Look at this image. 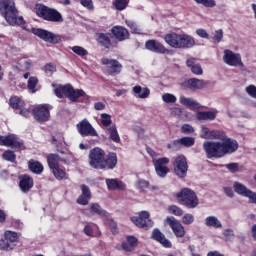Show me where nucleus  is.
<instances>
[{
	"label": "nucleus",
	"mask_w": 256,
	"mask_h": 256,
	"mask_svg": "<svg viewBox=\"0 0 256 256\" xmlns=\"http://www.w3.org/2000/svg\"><path fill=\"white\" fill-rule=\"evenodd\" d=\"M84 233L87 235V237H98L99 235H96L93 232V226H91V224H87L84 227Z\"/></svg>",
	"instance_id": "obj_58"
},
{
	"label": "nucleus",
	"mask_w": 256,
	"mask_h": 256,
	"mask_svg": "<svg viewBox=\"0 0 256 256\" xmlns=\"http://www.w3.org/2000/svg\"><path fill=\"white\" fill-rule=\"evenodd\" d=\"M80 5H82V7H84L88 11H94V9H95L93 0H80Z\"/></svg>",
	"instance_id": "obj_52"
},
{
	"label": "nucleus",
	"mask_w": 256,
	"mask_h": 256,
	"mask_svg": "<svg viewBox=\"0 0 256 256\" xmlns=\"http://www.w3.org/2000/svg\"><path fill=\"white\" fill-rule=\"evenodd\" d=\"M60 161H61V157H59V155L57 154H49L47 156L48 167L51 169V171L59 167Z\"/></svg>",
	"instance_id": "obj_36"
},
{
	"label": "nucleus",
	"mask_w": 256,
	"mask_h": 256,
	"mask_svg": "<svg viewBox=\"0 0 256 256\" xmlns=\"http://www.w3.org/2000/svg\"><path fill=\"white\" fill-rule=\"evenodd\" d=\"M71 51H73V53H75L79 57H82V59H85V57L89 55V51L81 46H73L71 47Z\"/></svg>",
	"instance_id": "obj_43"
},
{
	"label": "nucleus",
	"mask_w": 256,
	"mask_h": 256,
	"mask_svg": "<svg viewBox=\"0 0 256 256\" xmlns=\"http://www.w3.org/2000/svg\"><path fill=\"white\" fill-rule=\"evenodd\" d=\"M150 214L147 211H141L139 213V216H133L131 217L132 223L136 225V227H140V229H145L149 227H153V221L151 220Z\"/></svg>",
	"instance_id": "obj_14"
},
{
	"label": "nucleus",
	"mask_w": 256,
	"mask_h": 256,
	"mask_svg": "<svg viewBox=\"0 0 256 256\" xmlns=\"http://www.w3.org/2000/svg\"><path fill=\"white\" fill-rule=\"evenodd\" d=\"M52 173L54 175V177L56 179H58V181H63V179H67V172H65V170H63L61 167H57L52 169Z\"/></svg>",
	"instance_id": "obj_41"
},
{
	"label": "nucleus",
	"mask_w": 256,
	"mask_h": 256,
	"mask_svg": "<svg viewBox=\"0 0 256 256\" xmlns=\"http://www.w3.org/2000/svg\"><path fill=\"white\" fill-rule=\"evenodd\" d=\"M195 58H190L186 61L187 67H189L194 75H203V68L200 64H197Z\"/></svg>",
	"instance_id": "obj_31"
},
{
	"label": "nucleus",
	"mask_w": 256,
	"mask_h": 256,
	"mask_svg": "<svg viewBox=\"0 0 256 256\" xmlns=\"http://www.w3.org/2000/svg\"><path fill=\"white\" fill-rule=\"evenodd\" d=\"M0 15L9 23V25H19L25 29V20L19 16V10L15 6V0H0Z\"/></svg>",
	"instance_id": "obj_1"
},
{
	"label": "nucleus",
	"mask_w": 256,
	"mask_h": 256,
	"mask_svg": "<svg viewBox=\"0 0 256 256\" xmlns=\"http://www.w3.org/2000/svg\"><path fill=\"white\" fill-rule=\"evenodd\" d=\"M19 239L17 232L6 231L4 234V239L0 242V249L3 251H9L15 247L16 241Z\"/></svg>",
	"instance_id": "obj_17"
},
{
	"label": "nucleus",
	"mask_w": 256,
	"mask_h": 256,
	"mask_svg": "<svg viewBox=\"0 0 256 256\" xmlns=\"http://www.w3.org/2000/svg\"><path fill=\"white\" fill-rule=\"evenodd\" d=\"M152 163L154 165L156 175L160 177L161 179H165L169 173H171V169L167 167L169 163H171V160L167 157L153 159Z\"/></svg>",
	"instance_id": "obj_9"
},
{
	"label": "nucleus",
	"mask_w": 256,
	"mask_h": 256,
	"mask_svg": "<svg viewBox=\"0 0 256 256\" xmlns=\"http://www.w3.org/2000/svg\"><path fill=\"white\" fill-rule=\"evenodd\" d=\"M31 67H33V60L28 57H22L18 59L15 65L16 71H20V73H25V71H30Z\"/></svg>",
	"instance_id": "obj_22"
},
{
	"label": "nucleus",
	"mask_w": 256,
	"mask_h": 256,
	"mask_svg": "<svg viewBox=\"0 0 256 256\" xmlns=\"http://www.w3.org/2000/svg\"><path fill=\"white\" fill-rule=\"evenodd\" d=\"M169 213L175 215L176 217H181L183 215V209L178 206L172 205L168 208Z\"/></svg>",
	"instance_id": "obj_51"
},
{
	"label": "nucleus",
	"mask_w": 256,
	"mask_h": 256,
	"mask_svg": "<svg viewBox=\"0 0 256 256\" xmlns=\"http://www.w3.org/2000/svg\"><path fill=\"white\" fill-rule=\"evenodd\" d=\"M35 13L38 17L44 19V21H49L50 23H63V15H61L59 11L43 4H36Z\"/></svg>",
	"instance_id": "obj_3"
},
{
	"label": "nucleus",
	"mask_w": 256,
	"mask_h": 256,
	"mask_svg": "<svg viewBox=\"0 0 256 256\" xmlns=\"http://www.w3.org/2000/svg\"><path fill=\"white\" fill-rule=\"evenodd\" d=\"M203 150L206 153L207 159H221L224 157L223 144L217 141H205L203 143Z\"/></svg>",
	"instance_id": "obj_6"
},
{
	"label": "nucleus",
	"mask_w": 256,
	"mask_h": 256,
	"mask_svg": "<svg viewBox=\"0 0 256 256\" xmlns=\"http://www.w3.org/2000/svg\"><path fill=\"white\" fill-rule=\"evenodd\" d=\"M165 237V235H163V233H161V231L159 229H154L152 232V239H155V241H160Z\"/></svg>",
	"instance_id": "obj_61"
},
{
	"label": "nucleus",
	"mask_w": 256,
	"mask_h": 256,
	"mask_svg": "<svg viewBox=\"0 0 256 256\" xmlns=\"http://www.w3.org/2000/svg\"><path fill=\"white\" fill-rule=\"evenodd\" d=\"M0 145L2 147H11V149H21L23 142L19 140L17 135L10 134L8 136H0Z\"/></svg>",
	"instance_id": "obj_16"
},
{
	"label": "nucleus",
	"mask_w": 256,
	"mask_h": 256,
	"mask_svg": "<svg viewBox=\"0 0 256 256\" xmlns=\"http://www.w3.org/2000/svg\"><path fill=\"white\" fill-rule=\"evenodd\" d=\"M179 85L185 90L192 89V91H197L199 89H204V87L207 85V82L197 78H190L188 80L180 81Z\"/></svg>",
	"instance_id": "obj_18"
},
{
	"label": "nucleus",
	"mask_w": 256,
	"mask_h": 256,
	"mask_svg": "<svg viewBox=\"0 0 256 256\" xmlns=\"http://www.w3.org/2000/svg\"><path fill=\"white\" fill-rule=\"evenodd\" d=\"M107 219V223L110 227V231L113 233V235L117 234V223L113 221V219L110 218V216Z\"/></svg>",
	"instance_id": "obj_57"
},
{
	"label": "nucleus",
	"mask_w": 256,
	"mask_h": 256,
	"mask_svg": "<svg viewBox=\"0 0 256 256\" xmlns=\"http://www.w3.org/2000/svg\"><path fill=\"white\" fill-rule=\"evenodd\" d=\"M145 48L152 53H157L158 55H169L170 50L165 47L161 42L157 40H147L145 43Z\"/></svg>",
	"instance_id": "obj_19"
},
{
	"label": "nucleus",
	"mask_w": 256,
	"mask_h": 256,
	"mask_svg": "<svg viewBox=\"0 0 256 256\" xmlns=\"http://www.w3.org/2000/svg\"><path fill=\"white\" fill-rule=\"evenodd\" d=\"M137 187L138 189H141V191H145V189H149V181L145 179H139L137 181Z\"/></svg>",
	"instance_id": "obj_56"
},
{
	"label": "nucleus",
	"mask_w": 256,
	"mask_h": 256,
	"mask_svg": "<svg viewBox=\"0 0 256 256\" xmlns=\"http://www.w3.org/2000/svg\"><path fill=\"white\" fill-rule=\"evenodd\" d=\"M44 71H45V73H49L50 75H53V73H55V71H57V66H55V64H53V63H48L45 65Z\"/></svg>",
	"instance_id": "obj_59"
},
{
	"label": "nucleus",
	"mask_w": 256,
	"mask_h": 256,
	"mask_svg": "<svg viewBox=\"0 0 256 256\" xmlns=\"http://www.w3.org/2000/svg\"><path fill=\"white\" fill-rule=\"evenodd\" d=\"M227 134L223 131L219 130H210V136L208 139H218L219 141H223Z\"/></svg>",
	"instance_id": "obj_44"
},
{
	"label": "nucleus",
	"mask_w": 256,
	"mask_h": 256,
	"mask_svg": "<svg viewBox=\"0 0 256 256\" xmlns=\"http://www.w3.org/2000/svg\"><path fill=\"white\" fill-rule=\"evenodd\" d=\"M103 169H115L117 165V154L109 153L107 158H104Z\"/></svg>",
	"instance_id": "obj_30"
},
{
	"label": "nucleus",
	"mask_w": 256,
	"mask_h": 256,
	"mask_svg": "<svg viewBox=\"0 0 256 256\" xmlns=\"http://www.w3.org/2000/svg\"><path fill=\"white\" fill-rule=\"evenodd\" d=\"M194 222L195 216H193V214L187 213L182 217V223H184V225H191Z\"/></svg>",
	"instance_id": "obj_54"
},
{
	"label": "nucleus",
	"mask_w": 256,
	"mask_h": 256,
	"mask_svg": "<svg viewBox=\"0 0 256 256\" xmlns=\"http://www.w3.org/2000/svg\"><path fill=\"white\" fill-rule=\"evenodd\" d=\"M217 110L212 111H198L196 113V119L198 121H215L217 117Z\"/></svg>",
	"instance_id": "obj_26"
},
{
	"label": "nucleus",
	"mask_w": 256,
	"mask_h": 256,
	"mask_svg": "<svg viewBox=\"0 0 256 256\" xmlns=\"http://www.w3.org/2000/svg\"><path fill=\"white\" fill-rule=\"evenodd\" d=\"M126 25L131 29L132 33H135L136 35H140L141 28L133 20H126Z\"/></svg>",
	"instance_id": "obj_45"
},
{
	"label": "nucleus",
	"mask_w": 256,
	"mask_h": 256,
	"mask_svg": "<svg viewBox=\"0 0 256 256\" xmlns=\"http://www.w3.org/2000/svg\"><path fill=\"white\" fill-rule=\"evenodd\" d=\"M133 93L134 95H137L139 99H147V97H149V95L151 94V90H149V88H143L141 86H134Z\"/></svg>",
	"instance_id": "obj_34"
},
{
	"label": "nucleus",
	"mask_w": 256,
	"mask_h": 256,
	"mask_svg": "<svg viewBox=\"0 0 256 256\" xmlns=\"http://www.w3.org/2000/svg\"><path fill=\"white\" fill-rule=\"evenodd\" d=\"M19 187L23 193H27V191L33 189V178L29 175L22 176Z\"/></svg>",
	"instance_id": "obj_29"
},
{
	"label": "nucleus",
	"mask_w": 256,
	"mask_h": 256,
	"mask_svg": "<svg viewBox=\"0 0 256 256\" xmlns=\"http://www.w3.org/2000/svg\"><path fill=\"white\" fill-rule=\"evenodd\" d=\"M112 5L116 11H125L129 5V0H114Z\"/></svg>",
	"instance_id": "obj_42"
},
{
	"label": "nucleus",
	"mask_w": 256,
	"mask_h": 256,
	"mask_svg": "<svg viewBox=\"0 0 256 256\" xmlns=\"http://www.w3.org/2000/svg\"><path fill=\"white\" fill-rule=\"evenodd\" d=\"M9 103L12 109H23L25 107V101L17 96L11 97Z\"/></svg>",
	"instance_id": "obj_39"
},
{
	"label": "nucleus",
	"mask_w": 256,
	"mask_h": 256,
	"mask_svg": "<svg viewBox=\"0 0 256 256\" xmlns=\"http://www.w3.org/2000/svg\"><path fill=\"white\" fill-rule=\"evenodd\" d=\"M173 169L175 175L179 179H185V177H187V171L189 169V165L187 164V158H185V156L183 155H179L174 158Z\"/></svg>",
	"instance_id": "obj_8"
},
{
	"label": "nucleus",
	"mask_w": 256,
	"mask_h": 256,
	"mask_svg": "<svg viewBox=\"0 0 256 256\" xmlns=\"http://www.w3.org/2000/svg\"><path fill=\"white\" fill-rule=\"evenodd\" d=\"M164 41L172 49H191L195 45V39L187 34L168 33L164 36Z\"/></svg>",
	"instance_id": "obj_2"
},
{
	"label": "nucleus",
	"mask_w": 256,
	"mask_h": 256,
	"mask_svg": "<svg viewBox=\"0 0 256 256\" xmlns=\"http://www.w3.org/2000/svg\"><path fill=\"white\" fill-rule=\"evenodd\" d=\"M222 152L225 155H231V153H235L237 149H239V143L237 140H233L225 136L224 140H222Z\"/></svg>",
	"instance_id": "obj_20"
},
{
	"label": "nucleus",
	"mask_w": 256,
	"mask_h": 256,
	"mask_svg": "<svg viewBox=\"0 0 256 256\" xmlns=\"http://www.w3.org/2000/svg\"><path fill=\"white\" fill-rule=\"evenodd\" d=\"M101 65H105L106 71L108 75H111V77L120 75L121 71H123V64L118 62L116 59L102 58Z\"/></svg>",
	"instance_id": "obj_10"
},
{
	"label": "nucleus",
	"mask_w": 256,
	"mask_h": 256,
	"mask_svg": "<svg viewBox=\"0 0 256 256\" xmlns=\"http://www.w3.org/2000/svg\"><path fill=\"white\" fill-rule=\"evenodd\" d=\"M173 145H183L184 147H193L195 145V138L193 137H182L173 142Z\"/></svg>",
	"instance_id": "obj_37"
},
{
	"label": "nucleus",
	"mask_w": 256,
	"mask_h": 256,
	"mask_svg": "<svg viewBox=\"0 0 256 256\" xmlns=\"http://www.w3.org/2000/svg\"><path fill=\"white\" fill-rule=\"evenodd\" d=\"M54 93L59 99H63V96L65 95L66 97H68V99H70V101L74 103L77 101V99H79V97H84L85 95V91L81 89L75 90L73 89V86L69 84L57 87L54 90Z\"/></svg>",
	"instance_id": "obj_4"
},
{
	"label": "nucleus",
	"mask_w": 256,
	"mask_h": 256,
	"mask_svg": "<svg viewBox=\"0 0 256 256\" xmlns=\"http://www.w3.org/2000/svg\"><path fill=\"white\" fill-rule=\"evenodd\" d=\"M37 83H39V80L37 79V77H30L28 79V89L29 91H31L32 93H35V87H37Z\"/></svg>",
	"instance_id": "obj_50"
},
{
	"label": "nucleus",
	"mask_w": 256,
	"mask_h": 256,
	"mask_svg": "<svg viewBox=\"0 0 256 256\" xmlns=\"http://www.w3.org/2000/svg\"><path fill=\"white\" fill-rule=\"evenodd\" d=\"M97 41L100 45L109 49L111 47V34L109 33H98Z\"/></svg>",
	"instance_id": "obj_32"
},
{
	"label": "nucleus",
	"mask_w": 256,
	"mask_h": 256,
	"mask_svg": "<svg viewBox=\"0 0 256 256\" xmlns=\"http://www.w3.org/2000/svg\"><path fill=\"white\" fill-rule=\"evenodd\" d=\"M176 237H185V227L175 217H168L166 219Z\"/></svg>",
	"instance_id": "obj_21"
},
{
	"label": "nucleus",
	"mask_w": 256,
	"mask_h": 256,
	"mask_svg": "<svg viewBox=\"0 0 256 256\" xmlns=\"http://www.w3.org/2000/svg\"><path fill=\"white\" fill-rule=\"evenodd\" d=\"M90 209H91V211H93V213H96V215H100V217L109 218V212L103 210L101 205H99L97 203L91 204Z\"/></svg>",
	"instance_id": "obj_40"
},
{
	"label": "nucleus",
	"mask_w": 256,
	"mask_h": 256,
	"mask_svg": "<svg viewBox=\"0 0 256 256\" xmlns=\"http://www.w3.org/2000/svg\"><path fill=\"white\" fill-rule=\"evenodd\" d=\"M106 185L110 191H125L127 185L124 184L123 181L119 179H106Z\"/></svg>",
	"instance_id": "obj_25"
},
{
	"label": "nucleus",
	"mask_w": 256,
	"mask_h": 256,
	"mask_svg": "<svg viewBox=\"0 0 256 256\" xmlns=\"http://www.w3.org/2000/svg\"><path fill=\"white\" fill-rule=\"evenodd\" d=\"M111 33L118 41H125V39H129V31L122 26H114L111 29Z\"/></svg>",
	"instance_id": "obj_24"
},
{
	"label": "nucleus",
	"mask_w": 256,
	"mask_h": 256,
	"mask_svg": "<svg viewBox=\"0 0 256 256\" xmlns=\"http://www.w3.org/2000/svg\"><path fill=\"white\" fill-rule=\"evenodd\" d=\"M246 93L252 97V99H256V86L255 85H249L246 87Z\"/></svg>",
	"instance_id": "obj_62"
},
{
	"label": "nucleus",
	"mask_w": 256,
	"mask_h": 256,
	"mask_svg": "<svg viewBox=\"0 0 256 256\" xmlns=\"http://www.w3.org/2000/svg\"><path fill=\"white\" fill-rule=\"evenodd\" d=\"M2 157H3V159H5V161H10V163H15V159H17L15 152H13L11 150H6L2 154Z\"/></svg>",
	"instance_id": "obj_48"
},
{
	"label": "nucleus",
	"mask_w": 256,
	"mask_h": 256,
	"mask_svg": "<svg viewBox=\"0 0 256 256\" xmlns=\"http://www.w3.org/2000/svg\"><path fill=\"white\" fill-rule=\"evenodd\" d=\"M212 41L213 43H221L223 41V29H218L214 32Z\"/></svg>",
	"instance_id": "obj_53"
},
{
	"label": "nucleus",
	"mask_w": 256,
	"mask_h": 256,
	"mask_svg": "<svg viewBox=\"0 0 256 256\" xmlns=\"http://www.w3.org/2000/svg\"><path fill=\"white\" fill-rule=\"evenodd\" d=\"M28 169L32 172L35 173V175H41L43 173V164L39 161L35 160H30L28 162Z\"/></svg>",
	"instance_id": "obj_33"
},
{
	"label": "nucleus",
	"mask_w": 256,
	"mask_h": 256,
	"mask_svg": "<svg viewBox=\"0 0 256 256\" xmlns=\"http://www.w3.org/2000/svg\"><path fill=\"white\" fill-rule=\"evenodd\" d=\"M197 5H203V7L213 8L217 6V1L215 0H194Z\"/></svg>",
	"instance_id": "obj_47"
},
{
	"label": "nucleus",
	"mask_w": 256,
	"mask_h": 256,
	"mask_svg": "<svg viewBox=\"0 0 256 256\" xmlns=\"http://www.w3.org/2000/svg\"><path fill=\"white\" fill-rule=\"evenodd\" d=\"M50 110L51 106H49V104L38 105L32 110V115L36 121L45 123V121H49V117H51Z\"/></svg>",
	"instance_id": "obj_11"
},
{
	"label": "nucleus",
	"mask_w": 256,
	"mask_h": 256,
	"mask_svg": "<svg viewBox=\"0 0 256 256\" xmlns=\"http://www.w3.org/2000/svg\"><path fill=\"white\" fill-rule=\"evenodd\" d=\"M100 117L102 125L109 129V127H111V124L113 123V120H111V115L107 113H102Z\"/></svg>",
	"instance_id": "obj_46"
},
{
	"label": "nucleus",
	"mask_w": 256,
	"mask_h": 256,
	"mask_svg": "<svg viewBox=\"0 0 256 256\" xmlns=\"http://www.w3.org/2000/svg\"><path fill=\"white\" fill-rule=\"evenodd\" d=\"M162 101L164 103H177V97L171 93H164L162 95Z\"/></svg>",
	"instance_id": "obj_49"
},
{
	"label": "nucleus",
	"mask_w": 256,
	"mask_h": 256,
	"mask_svg": "<svg viewBox=\"0 0 256 256\" xmlns=\"http://www.w3.org/2000/svg\"><path fill=\"white\" fill-rule=\"evenodd\" d=\"M181 131L182 133H186V135H189V133H193L195 129L189 124H184L181 126Z\"/></svg>",
	"instance_id": "obj_64"
},
{
	"label": "nucleus",
	"mask_w": 256,
	"mask_h": 256,
	"mask_svg": "<svg viewBox=\"0 0 256 256\" xmlns=\"http://www.w3.org/2000/svg\"><path fill=\"white\" fill-rule=\"evenodd\" d=\"M180 103H181V105H184V107H188L192 111L201 109V104L199 102H197L196 100H194L193 98L180 96Z\"/></svg>",
	"instance_id": "obj_27"
},
{
	"label": "nucleus",
	"mask_w": 256,
	"mask_h": 256,
	"mask_svg": "<svg viewBox=\"0 0 256 256\" xmlns=\"http://www.w3.org/2000/svg\"><path fill=\"white\" fill-rule=\"evenodd\" d=\"M32 33L43 41H46V43H53L54 45L57 43H61V37L59 35L45 29L34 28L32 29Z\"/></svg>",
	"instance_id": "obj_12"
},
{
	"label": "nucleus",
	"mask_w": 256,
	"mask_h": 256,
	"mask_svg": "<svg viewBox=\"0 0 256 256\" xmlns=\"http://www.w3.org/2000/svg\"><path fill=\"white\" fill-rule=\"evenodd\" d=\"M226 241H233L235 239V232L233 229H226L223 233Z\"/></svg>",
	"instance_id": "obj_55"
},
{
	"label": "nucleus",
	"mask_w": 256,
	"mask_h": 256,
	"mask_svg": "<svg viewBox=\"0 0 256 256\" xmlns=\"http://www.w3.org/2000/svg\"><path fill=\"white\" fill-rule=\"evenodd\" d=\"M226 169H228L230 173H238L239 164L235 162L226 164Z\"/></svg>",
	"instance_id": "obj_60"
},
{
	"label": "nucleus",
	"mask_w": 256,
	"mask_h": 256,
	"mask_svg": "<svg viewBox=\"0 0 256 256\" xmlns=\"http://www.w3.org/2000/svg\"><path fill=\"white\" fill-rule=\"evenodd\" d=\"M107 131L110 135L111 141L114 143H121V137L119 136V132H117V126H115V124L109 126Z\"/></svg>",
	"instance_id": "obj_38"
},
{
	"label": "nucleus",
	"mask_w": 256,
	"mask_h": 256,
	"mask_svg": "<svg viewBox=\"0 0 256 256\" xmlns=\"http://www.w3.org/2000/svg\"><path fill=\"white\" fill-rule=\"evenodd\" d=\"M176 197L179 199L180 204L188 207V209H195L199 205L197 194L189 188H184L179 192Z\"/></svg>",
	"instance_id": "obj_5"
},
{
	"label": "nucleus",
	"mask_w": 256,
	"mask_h": 256,
	"mask_svg": "<svg viewBox=\"0 0 256 256\" xmlns=\"http://www.w3.org/2000/svg\"><path fill=\"white\" fill-rule=\"evenodd\" d=\"M105 160V151L101 148H93L89 153V165L93 169H103Z\"/></svg>",
	"instance_id": "obj_7"
},
{
	"label": "nucleus",
	"mask_w": 256,
	"mask_h": 256,
	"mask_svg": "<svg viewBox=\"0 0 256 256\" xmlns=\"http://www.w3.org/2000/svg\"><path fill=\"white\" fill-rule=\"evenodd\" d=\"M82 194L77 199L78 205H89V201H91V190L89 186L83 184L81 185Z\"/></svg>",
	"instance_id": "obj_23"
},
{
	"label": "nucleus",
	"mask_w": 256,
	"mask_h": 256,
	"mask_svg": "<svg viewBox=\"0 0 256 256\" xmlns=\"http://www.w3.org/2000/svg\"><path fill=\"white\" fill-rule=\"evenodd\" d=\"M223 61L230 67H245L243 60H241V54L228 49L224 50Z\"/></svg>",
	"instance_id": "obj_13"
},
{
	"label": "nucleus",
	"mask_w": 256,
	"mask_h": 256,
	"mask_svg": "<svg viewBox=\"0 0 256 256\" xmlns=\"http://www.w3.org/2000/svg\"><path fill=\"white\" fill-rule=\"evenodd\" d=\"M234 191L237 195H241V197H246V195L251 191L247 186L242 184L241 182H234L233 184Z\"/></svg>",
	"instance_id": "obj_35"
},
{
	"label": "nucleus",
	"mask_w": 256,
	"mask_h": 256,
	"mask_svg": "<svg viewBox=\"0 0 256 256\" xmlns=\"http://www.w3.org/2000/svg\"><path fill=\"white\" fill-rule=\"evenodd\" d=\"M210 136H211V130H209V128L207 127H202L201 133H200L201 139H209Z\"/></svg>",
	"instance_id": "obj_63"
},
{
	"label": "nucleus",
	"mask_w": 256,
	"mask_h": 256,
	"mask_svg": "<svg viewBox=\"0 0 256 256\" xmlns=\"http://www.w3.org/2000/svg\"><path fill=\"white\" fill-rule=\"evenodd\" d=\"M76 129L81 137H97V130L89 123V120L83 119L76 125Z\"/></svg>",
	"instance_id": "obj_15"
},
{
	"label": "nucleus",
	"mask_w": 256,
	"mask_h": 256,
	"mask_svg": "<svg viewBox=\"0 0 256 256\" xmlns=\"http://www.w3.org/2000/svg\"><path fill=\"white\" fill-rule=\"evenodd\" d=\"M204 225L212 229H223V223L217 216H207L204 220Z\"/></svg>",
	"instance_id": "obj_28"
}]
</instances>
